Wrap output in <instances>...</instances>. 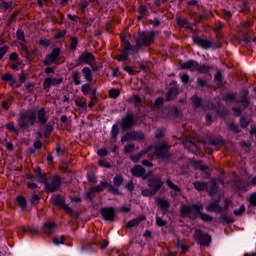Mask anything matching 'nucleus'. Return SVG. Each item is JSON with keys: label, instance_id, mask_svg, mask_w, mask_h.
Instances as JSON below:
<instances>
[{"label": "nucleus", "instance_id": "f257e3e1", "mask_svg": "<svg viewBox=\"0 0 256 256\" xmlns=\"http://www.w3.org/2000/svg\"><path fill=\"white\" fill-rule=\"evenodd\" d=\"M48 121L47 110H45V107H41L38 111L27 110L26 112H21L18 118V126L25 131L29 127H33L35 123H39L41 126L47 125Z\"/></svg>", "mask_w": 256, "mask_h": 256}, {"label": "nucleus", "instance_id": "f03ea898", "mask_svg": "<svg viewBox=\"0 0 256 256\" xmlns=\"http://www.w3.org/2000/svg\"><path fill=\"white\" fill-rule=\"evenodd\" d=\"M203 213V204H183L180 208V215L183 218L189 217L192 221L199 219Z\"/></svg>", "mask_w": 256, "mask_h": 256}, {"label": "nucleus", "instance_id": "7ed1b4c3", "mask_svg": "<svg viewBox=\"0 0 256 256\" xmlns=\"http://www.w3.org/2000/svg\"><path fill=\"white\" fill-rule=\"evenodd\" d=\"M153 41H155V31H139L134 47L137 48L140 53L143 47H151Z\"/></svg>", "mask_w": 256, "mask_h": 256}, {"label": "nucleus", "instance_id": "20e7f679", "mask_svg": "<svg viewBox=\"0 0 256 256\" xmlns=\"http://www.w3.org/2000/svg\"><path fill=\"white\" fill-rule=\"evenodd\" d=\"M171 146L167 143H157L154 145V155L159 161H169L171 159Z\"/></svg>", "mask_w": 256, "mask_h": 256}, {"label": "nucleus", "instance_id": "39448f33", "mask_svg": "<svg viewBox=\"0 0 256 256\" xmlns=\"http://www.w3.org/2000/svg\"><path fill=\"white\" fill-rule=\"evenodd\" d=\"M192 41L195 45H198L200 49L209 51V49H221V43L215 39L207 40L199 36H192Z\"/></svg>", "mask_w": 256, "mask_h": 256}, {"label": "nucleus", "instance_id": "423d86ee", "mask_svg": "<svg viewBox=\"0 0 256 256\" xmlns=\"http://www.w3.org/2000/svg\"><path fill=\"white\" fill-rule=\"evenodd\" d=\"M52 205H55V207H60L61 209H64V211L68 214L71 215V217H75L76 219H79V212L74 211L73 208L69 207L65 203V198L61 196V194H57L53 198H51Z\"/></svg>", "mask_w": 256, "mask_h": 256}, {"label": "nucleus", "instance_id": "0eeeda50", "mask_svg": "<svg viewBox=\"0 0 256 256\" xmlns=\"http://www.w3.org/2000/svg\"><path fill=\"white\" fill-rule=\"evenodd\" d=\"M122 131H131L137 125V118L133 112L126 113L120 120L117 121Z\"/></svg>", "mask_w": 256, "mask_h": 256}, {"label": "nucleus", "instance_id": "6e6552de", "mask_svg": "<svg viewBox=\"0 0 256 256\" xmlns=\"http://www.w3.org/2000/svg\"><path fill=\"white\" fill-rule=\"evenodd\" d=\"M194 240L201 247H209V244L211 243V235L201 229H196L194 231Z\"/></svg>", "mask_w": 256, "mask_h": 256}, {"label": "nucleus", "instance_id": "1a4fd4ad", "mask_svg": "<svg viewBox=\"0 0 256 256\" xmlns=\"http://www.w3.org/2000/svg\"><path fill=\"white\" fill-rule=\"evenodd\" d=\"M121 43L123 47L122 55L126 59H129V55H138L139 50L127 40V36L121 38Z\"/></svg>", "mask_w": 256, "mask_h": 256}, {"label": "nucleus", "instance_id": "9d476101", "mask_svg": "<svg viewBox=\"0 0 256 256\" xmlns=\"http://www.w3.org/2000/svg\"><path fill=\"white\" fill-rule=\"evenodd\" d=\"M95 193H103L105 189H108V193H112V195H121V192L118 188H115L113 184L107 181H101L98 185L92 187Z\"/></svg>", "mask_w": 256, "mask_h": 256}, {"label": "nucleus", "instance_id": "9b49d317", "mask_svg": "<svg viewBox=\"0 0 256 256\" xmlns=\"http://www.w3.org/2000/svg\"><path fill=\"white\" fill-rule=\"evenodd\" d=\"M59 55H61V48H54L51 53L47 54L43 64L46 66H51L53 63L59 65Z\"/></svg>", "mask_w": 256, "mask_h": 256}, {"label": "nucleus", "instance_id": "f8f14e48", "mask_svg": "<svg viewBox=\"0 0 256 256\" xmlns=\"http://www.w3.org/2000/svg\"><path fill=\"white\" fill-rule=\"evenodd\" d=\"M92 63H95V55L89 51H84L79 55L75 67H79L80 65H92Z\"/></svg>", "mask_w": 256, "mask_h": 256}, {"label": "nucleus", "instance_id": "ddd939ff", "mask_svg": "<svg viewBox=\"0 0 256 256\" xmlns=\"http://www.w3.org/2000/svg\"><path fill=\"white\" fill-rule=\"evenodd\" d=\"M100 215L104 221L113 223L117 219V212H115V207H103L100 209Z\"/></svg>", "mask_w": 256, "mask_h": 256}, {"label": "nucleus", "instance_id": "4468645a", "mask_svg": "<svg viewBox=\"0 0 256 256\" xmlns=\"http://www.w3.org/2000/svg\"><path fill=\"white\" fill-rule=\"evenodd\" d=\"M62 184L63 181L61 180V176L55 175L52 177L51 183L46 182V187L44 188L46 193H55V191H57V189H59Z\"/></svg>", "mask_w": 256, "mask_h": 256}, {"label": "nucleus", "instance_id": "2eb2a0df", "mask_svg": "<svg viewBox=\"0 0 256 256\" xmlns=\"http://www.w3.org/2000/svg\"><path fill=\"white\" fill-rule=\"evenodd\" d=\"M63 83V78H56V77H47L44 79L43 82V89L44 91H49L51 87H57Z\"/></svg>", "mask_w": 256, "mask_h": 256}, {"label": "nucleus", "instance_id": "dca6fc26", "mask_svg": "<svg viewBox=\"0 0 256 256\" xmlns=\"http://www.w3.org/2000/svg\"><path fill=\"white\" fill-rule=\"evenodd\" d=\"M163 185V180L160 177H152L148 179V187L156 194L159 193V190Z\"/></svg>", "mask_w": 256, "mask_h": 256}, {"label": "nucleus", "instance_id": "f3484780", "mask_svg": "<svg viewBox=\"0 0 256 256\" xmlns=\"http://www.w3.org/2000/svg\"><path fill=\"white\" fill-rule=\"evenodd\" d=\"M221 197H217L212 200L206 207L207 211H211L213 213H225V210L222 206H220Z\"/></svg>", "mask_w": 256, "mask_h": 256}, {"label": "nucleus", "instance_id": "a211bd4d", "mask_svg": "<svg viewBox=\"0 0 256 256\" xmlns=\"http://www.w3.org/2000/svg\"><path fill=\"white\" fill-rule=\"evenodd\" d=\"M56 229H57V223L47 220L46 222L43 223L41 227V232L44 233V235L51 237V235L55 233Z\"/></svg>", "mask_w": 256, "mask_h": 256}, {"label": "nucleus", "instance_id": "6ab92c4d", "mask_svg": "<svg viewBox=\"0 0 256 256\" xmlns=\"http://www.w3.org/2000/svg\"><path fill=\"white\" fill-rule=\"evenodd\" d=\"M131 175L133 177H136L137 179H147L148 175L145 174V168L141 165H135L131 170H130Z\"/></svg>", "mask_w": 256, "mask_h": 256}, {"label": "nucleus", "instance_id": "aec40b11", "mask_svg": "<svg viewBox=\"0 0 256 256\" xmlns=\"http://www.w3.org/2000/svg\"><path fill=\"white\" fill-rule=\"evenodd\" d=\"M155 201L157 207H159L163 214L166 215L171 207V202H169V200H165L164 198H156Z\"/></svg>", "mask_w": 256, "mask_h": 256}, {"label": "nucleus", "instance_id": "412c9836", "mask_svg": "<svg viewBox=\"0 0 256 256\" xmlns=\"http://www.w3.org/2000/svg\"><path fill=\"white\" fill-rule=\"evenodd\" d=\"M119 127H121V125L118 122L112 125L110 130L111 143H117V137H119V134L121 133V129Z\"/></svg>", "mask_w": 256, "mask_h": 256}, {"label": "nucleus", "instance_id": "4be33fe9", "mask_svg": "<svg viewBox=\"0 0 256 256\" xmlns=\"http://www.w3.org/2000/svg\"><path fill=\"white\" fill-rule=\"evenodd\" d=\"M180 69L183 71L185 70H191V71H196L197 69V61L196 60H188V61H180L179 62Z\"/></svg>", "mask_w": 256, "mask_h": 256}, {"label": "nucleus", "instance_id": "5701e85b", "mask_svg": "<svg viewBox=\"0 0 256 256\" xmlns=\"http://www.w3.org/2000/svg\"><path fill=\"white\" fill-rule=\"evenodd\" d=\"M145 219H147V216H145V214H142L137 218L129 220L126 224V229H133V227H139L141 221H145Z\"/></svg>", "mask_w": 256, "mask_h": 256}, {"label": "nucleus", "instance_id": "b1692460", "mask_svg": "<svg viewBox=\"0 0 256 256\" xmlns=\"http://www.w3.org/2000/svg\"><path fill=\"white\" fill-rule=\"evenodd\" d=\"M101 245L100 241H93L90 243H87L86 245L83 246V251H87V253H95L97 251V247Z\"/></svg>", "mask_w": 256, "mask_h": 256}, {"label": "nucleus", "instance_id": "393cba45", "mask_svg": "<svg viewBox=\"0 0 256 256\" xmlns=\"http://www.w3.org/2000/svg\"><path fill=\"white\" fill-rule=\"evenodd\" d=\"M81 91L83 95H95L97 93V88H93L91 83H85L81 86Z\"/></svg>", "mask_w": 256, "mask_h": 256}, {"label": "nucleus", "instance_id": "a878e982", "mask_svg": "<svg viewBox=\"0 0 256 256\" xmlns=\"http://www.w3.org/2000/svg\"><path fill=\"white\" fill-rule=\"evenodd\" d=\"M211 69H213V66H209L207 64H199V62H197L196 71L201 75H207L211 73Z\"/></svg>", "mask_w": 256, "mask_h": 256}, {"label": "nucleus", "instance_id": "bb28decb", "mask_svg": "<svg viewBox=\"0 0 256 256\" xmlns=\"http://www.w3.org/2000/svg\"><path fill=\"white\" fill-rule=\"evenodd\" d=\"M191 101L194 109H205V104H203V99H201V97L193 95Z\"/></svg>", "mask_w": 256, "mask_h": 256}, {"label": "nucleus", "instance_id": "cd10ccee", "mask_svg": "<svg viewBox=\"0 0 256 256\" xmlns=\"http://www.w3.org/2000/svg\"><path fill=\"white\" fill-rule=\"evenodd\" d=\"M179 95V88L177 87H170L166 93V99L165 101H173L175 97Z\"/></svg>", "mask_w": 256, "mask_h": 256}, {"label": "nucleus", "instance_id": "c85d7f7f", "mask_svg": "<svg viewBox=\"0 0 256 256\" xmlns=\"http://www.w3.org/2000/svg\"><path fill=\"white\" fill-rule=\"evenodd\" d=\"M35 175H36V178L38 179V182L42 183L44 187H46L48 183L47 174L41 172V169L38 167L37 170H35Z\"/></svg>", "mask_w": 256, "mask_h": 256}, {"label": "nucleus", "instance_id": "c756f323", "mask_svg": "<svg viewBox=\"0 0 256 256\" xmlns=\"http://www.w3.org/2000/svg\"><path fill=\"white\" fill-rule=\"evenodd\" d=\"M234 185L237 191H249V183H245L242 179H237Z\"/></svg>", "mask_w": 256, "mask_h": 256}, {"label": "nucleus", "instance_id": "7c9ffc66", "mask_svg": "<svg viewBox=\"0 0 256 256\" xmlns=\"http://www.w3.org/2000/svg\"><path fill=\"white\" fill-rule=\"evenodd\" d=\"M82 74L87 83H91L93 81V70H91V68L84 67L82 69Z\"/></svg>", "mask_w": 256, "mask_h": 256}, {"label": "nucleus", "instance_id": "2f4dec72", "mask_svg": "<svg viewBox=\"0 0 256 256\" xmlns=\"http://www.w3.org/2000/svg\"><path fill=\"white\" fill-rule=\"evenodd\" d=\"M132 133V141H145V134L140 130H133Z\"/></svg>", "mask_w": 256, "mask_h": 256}, {"label": "nucleus", "instance_id": "473e14b6", "mask_svg": "<svg viewBox=\"0 0 256 256\" xmlns=\"http://www.w3.org/2000/svg\"><path fill=\"white\" fill-rule=\"evenodd\" d=\"M16 205L21 207L22 211H25L27 209V198L23 195H18L16 197Z\"/></svg>", "mask_w": 256, "mask_h": 256}, {"label": "nucleus", "instance_id": "72a5a7b5", "mask_svg": "<svg viewBox=\"0 0 256 256\" xmlns=\"http://www.w3.org/2000/svg\"><path fill=\"white\" fill-rule=\"evenodd\" d=\"M20 231L22 233H29L30 235H41V231H39V229L37 228H31V227H25V226H22Z\"/></svg>", "mask_w": 256, "mask_h": 256}, {"label": "nucleus", "instance_id": "f704fd0d", "mask_svg": "<svg viewBox=\"0 0 256 256\" xmlns=\"http://www.w3.org/2000/svg\"><path fill=\"white\" fill-rule=\"evenodd\" d=\"M67 241V237L65 235L62 236H54L52 238V243L56 246L59 247V245H65V242Z\"/></svg>", "mask_w": 256, "mask_h": 256}, {"label": "nucleus", "instance_id": "c9c22d12", "mask_svg": "<svg viewBox=\"0 0 256 256\" xmlns=\"http://www.w3.org/2000/svg\"><path fill=\"white\" fill-rule=\"evenodd\" d=\"M164 103H165V99H163V97L156 98L153 104L154 111H160V109H163Z\"/></svg>", "mask_w": 256, "mask_h": 256}, {"label": "nucleus", "instance_id": "e433bc0d", "mask_svg": "<svg viewBox=\"0 0 256 256\" xmlns=\"http://www.w3.org/2000/svg\"><path fill=\"white\" fill-rule=\"evenodd\" d=\"M194 189H196V191H207L208 189V185L206 182H201V181H195L193 183Z\"/></svg>", "mask_w": 256, "mask_h": 256}, {"label": "nucleus", "instance_id": "4c0bfd02", "mask_svg": "<svg viewBox=\"0 0 256 256\" xmlns=\"http://www.w3.org/2000/svg\"><path fill=\"white\" fill-rule=\"evenodd\" d=\"M73 84L77 87L81 85V73L79 71H73L71 74Z\"/></svg>", "mask_w": 256, "mask_h": 256}, {"label": "nucleus", "instance_id": "58836bf2", "mask_svg": "<svg viewBox=\"0 0 256 256\" xmlns=\"http://www.w3.org/2000/svg\"><path fill=\"white\" fill-rule=\"evenodd\" d=\"M210 145H214L215 147L220 146L223 147L225 145V140L221 137H214L209 139Z\"/></svg>", "mask_w": 256, "mask_h": 256}, {"label": "nucleus", "instance_id": "ea45409f", "mask_svg": "<svg viewBox=\"0 0 256 256\" xmlns=\"http://www.w3.org/2000/svg\"><path fill=\"white\" fill-rule=\"evenodd\" d=\"M22 91H26L29 93V95H33V93H35V84L31 82H25Z\"/></svg>", "mask_w": 256, "mask_h": 256}, {"label": "nucleus", "instance_id": "a19ab883", "mask_svg": "<svg viewBox=\"0 0 256 256\" xmlns=\"http://www.w3.org/2000/svg\"><path fill=\"white\" fill-rule=\"evenodd\" d=\"M121 185H123V176H121V174H116L113 178V187L119 189Z\"/></svg>", "mask_w": 256, "mask_h": 256}, {"label": "nucleus", "instance_id": "79ce46f5", "mask_svg": "<svg viewBox=\"0 0 256 256\" xmlns=\"http://www.w3.org/2000/svg\"><path fill=\"white\" fill-rule=\"evenodd\" d=\"M166 185L169 187V189H172V191L175 192V195L181 192V188L173 183V181H171L169 178L166 180Z\"/></svg>", "mask_w": 256, "mask_h": 256}, {"label": "nucleus", "instance_id": "37998d69", "mask_svg": "<svg viewBox=\"0 0 256 256\" xmlns=\"http://www.w3.org/2000/svg\"><path fill=\"white\" fill-rule=\"evenodd\" d=\"M207 193L210 195V197H213L219 191V186H217V182H212L210 187L207 188Z\"/></svg>", "mask_w": 256, "mask_h": 256}, {"label": "nucleus", "instance_id": "c03bdc74", "mask_svg": "<svg viewBox=\"0 0 256 256\" xmlns=\"http://www.w3.org/2000/svg\"><path fill=\"white\" fill-rule=\"evenodd\" d=\"M40 127H45L44 138L49 139V137H51V133H53V125L46 123V125H41Z\"/></svg>", "mask_w": 256, "mask_h": 256}, {"label": "nucleus", "instance_id": "a18cd8bd", "mask_svg": "<svg viewBox=\"0 0 256 256\" xmlns=\"http://www.w3.org/2000/svg\"><path fill=\"white\" fill-rule=\"evenodd\" d=\"M5 129H7L10 133H14L15 135H19V128H16L13 123H6Z\"/></svg>", "mask_w": 256, "mask_h": 256}, {"label": "nucleus", "instance_id": "49530a36", "mask_svg": "<svg viewBox=\"0 0 256 256\" xmlns=\"http://www.w3.org/2000/svg\"><path fill=\"white\" fill-rule=\"evenodd\" d=\"M83 198L85 201H93V199H95V190L91 188L89 191L85 192Z\"/></svg>", "mask_w": 256, "mask_h": 256}, {"label": "nucleus", "instance_id": "de8ad7c7", "mask_svg": "<svg viewBox=\"0 0 256 256\" xmlns=\"http://www.w3.org/2000/svg\"><path fill=\"white\" fill-rule=\"evenodd\" d=\"M216 113H217V115H219V117H221V119H225V117L229 116V111L225 107L218 108L216 110Z\"/></svg>", "mask_w": 256, "mask_h": 256}, {"label": "nucleus", "instance_id": "09e8293b", "mask_svg": "<svg viewBox=\"0 0 256 256\" xmlns=\"http://www.w3.org/2000/svg\"><path fill=\"white\" fill-rule=\"evenodd\" d=\"M196 85L198 89H203L205 87H208L209 84L205 81V79L198 77L196 81Z\"/></svg>", "mask_w": 256, "mask_h": 256}, {"label": "nucleus", "instance_id": "8fccbe9b", "mask_svg": "<svg viewBox=\"0 0 256 256\" xmlns=\"http://www.w3.org/2000/svg\"><path fill=\"white\" fill-rule=\"evenodd\" d=\"M199 217L202 221H204V223H211V221H213V216L204 212H202Z\"/></svg>", "mask_w": 256, "mask_h": 256}, {"label": "nucleus", "instance_id": "3c124183", "mask_svg": "<svg viewBox=\"0 0 256 256\" xmlns=\"http://www.w3.org/2000/svg\"><path fill=\"white\" fill-rule=\"evenodd\" d=\"M41 201V196H39V194L33 193L31 195V205H39V202Z\"/></svg>", "mask_w": 256, "mask_h": 256}, {"label": "nucleus", "instance_id": "603ef678", "mask_svg": "<svg viewBox=\"0 0 256 256\" xmlns=\"http://www.w3.org/2000/svg\"><path fill=\"white\" fill-rule=\"evenodd\" d=\"M79 45V38L71 37L70 49L72 51H77V46Z\"/></svg>", "mask_w": 256, "mask_h": 256}, {"label": "nucleus", "instance_id": "864d4df0", "mask_svg": "<svg viewBox=\"0 0 256 256\" xmlns=\"http://www.w3.org/2000/svg\"><path fill=\"white\" fill-rule=\"evenodd\" d=\"M13 7L12 3L7 2L6 0H0V9H4V11H8Z\"/></svg>", "mask_w": 256, "mask_h": 256}, {"label": "nucleus", "instance_id": "5fc2aeb1", "mask_svg": "<svg viewBox=\"0 0 256 256\" xmlns=\"http://www.w3.org/2000/svg\"><path fill=\"white\" fill-rule=\"evenodd\" d=\"M141 195L143 197H153L156 193L151 188H147L141 191Z\"/></svg>", "mask_w": 256, "mask_h": 256}, {"label": "nucleus", "instance_id": "6e6d98bb", "mask_svg": "<svg viewBox=\"0 0 256 256\" xmlns=\"http://www.w3.org/2000/svg\"><path fill=\"white\" fill-rule=\"evenodd\" d=\"M86 179L89 183H97V177L95 176V173L88 172L86 174Z\"/></svg>", "mask_w": 256, "mask_h": 256}, {"label": "nucleus", "instance_id": "4d7b16f0", "mask_svg": "<svg viewBox=\"0 0 256 256\" xmlns=\"http://www.w3.org/2000/svg\"><path fill=\"white\" fill-rule=\"evenodd\" d=\"M109 95L111 99H117L121 95V92L118 89L112 88L109 90Z\"/></svg>", "mask_w": 256, "mask_h": 256}, {"label": "nucleus", "instance_id": "13d9d810", "mask_svg": "<svg viewBox=\"0 0 256 256\" xmlns=\"http://www.w3.org/2000/svg\"><path fill=\"white\" fill-rule=\"evenodd\" d=\"M235 94L232 92H228L225 96H224V101H226V103H231L233 101H235Z\"/></svg>", "mask_w": 256, "mask_h": 256}, {"label": "nucleus", "instance_id": "bf43d9fd", "mask_svg": "<svg viewBox=\"0 0 256 256\" xmlns=\"http://www.w3.org/2000/svg\"><path fill=\"white\" fill-rule=\"evenodd\" d=\"M16 37L18 41H22V43H25V32L22 29H18L16 31Z\"/></svg>", "mask_w": 256, "mask_h": 256}, {"label": "nucleus", "instance_id": "052dcab7", "mask_svg": "<svg viewBox=\"0 0 256 256\" xmlns=\"http://www.w3.org/2000/svg\"><path fill=\"white\" fill-rule=\"evenodd\" d=\"M170 115H172V117H179V115H181V110H179L177 106H172L170 108Z\"/></svg>", "mask_w": 256, "mask_h": 256}, {"label": "nucleus", "instance_id": "680f3d73", "mask_svg": "<svg viewBox=\"0 0 256 256\" xmlns=\"http://www.w3.org/2000/svg\"><path fill=\"white\" fill-rule=\"evenodd\" d=\"M127 141H133L132 132H127L121 137V143H127Z\"/></svg>", "mask_w": 256, "mask_h": 256}, {"label": "nucleus", "instance_id": "e2e57ef3", "mask_svg": "<svg viewBox=\"0 0 256 256\" xmlns=\"http://www.w3.org/2000/svg\"><path fill=\"white\" fill-rule=\"evenodd\" d=\"M127 141H133L132 132H127L121 137V143H127Z\"/></svg>", "mask_w": 256, "mask_h": 256}, {"label": "nucleus", "instance_id": "0e129e2a", "mask_svg": "<svg viewBox=\"0 0 256 256\" xmlns=\"http://www.w3.org/2000/svg\"><path fill=\"white\" fill-rule=\"evenodd\" d=\"M135 149V144L130 143V144H126L124 146V153L125 155H129V153H131V151H133Z\"/></svg>", "mask_w": 256, "mask_h": 256}, {"label": "nucleus", "instance_id": "69168bd1", "mask_svg": "<svg viewBox=\"0 0 256 256\" xmlns=\"http://www.w3.org/2000/svg\"><path fill=\"white\" fill-rule=\"evenodd\" d=\"M233 213L236 217H241V215L245 213V205H241L239 209H235Z\"/></svg>", "mask_w": 256, "mask_h": 256}, {"label": "nucleus", "instance_id": "338daca9", "mask_svg": "<svg viewBox=\"0 0 256 256\" xmlns=\"http://www.w3.org/2000/svg\"><path fill=\"white\" fill-rule=\"evenodd\" d=\"M141 157H143V155L141 154V152L137 153L136 155H131L130 156V160L133 163H139V161H141Z\"/></svg>", "mask_w": 256, "mask_h": 256}, {"label": "nucleus", "instance_id": "774afa93", "mask_svg": "<svg viewBox=\"0 0 256 256\" xmlns=\"http://www.w3.org/2000/svg\"><path fill=\"white\" fill-rule=\"evenodd\" d=\"M249 203L252 207H256V192L252 193L249 197Z\"/></svg>", "mask_w": 256, "mask_h": 256}]
</instances>
